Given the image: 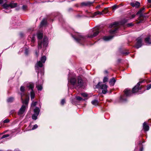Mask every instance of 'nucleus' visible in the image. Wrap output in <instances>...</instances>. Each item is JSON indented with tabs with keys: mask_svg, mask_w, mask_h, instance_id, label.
I'll list each match as a JSON object with an SVG mask.
<instances>
[{
	"mask_svg": "<svg viewBox=\"0 0 151 151\" xmlns=\"http://www.w3.org/2000/svg\"><path fill=\"white\" fill-rule=\"evenodd\" d=\"M130 4L133 7H135L136 8H138L140 5V3L137 1H135L130 3Z\"/></svg>",
	"mask_w": 151,
	"mask_h": 151,
	"instance_id": "4468645a",
	"label": "nucleus"
},
{
	"mask_svg": "<svg viewBox=\"0 0 151 151\" xmlns=\"http://www.w3.org/2000/svg\"><path fill=\"white\" fill-rule=\"evenodd\" d=\"M43 33L41 32H39L37 34L38 41V49H41L43 45L44 47H46L48 44V39L46 36H44L43 40L42 38L43 37Z\"/></svg>",
	"mask_w": 151,
	"mask_h": 151,
	"instance_id": "f03ea898",
	"label": "nucleus"
},
{
	"mask_svg": "<svg viewBox=\"0 0 151 151\" xmlns=\"http://www.w3.org/2000/svg\"><path fill=\"white\" fill-rule=\"evenodd\" d=\"M14 100V98L12 97L9 98L7 100L8 102H12Z\"/></svg>",
	"mask_w": 151,
	"mask_h": 151,
	"instance_id": "bb28decb",
	"label": "nucleus"
},
{
	"mask_svg": "<svg viewBox=\"0 0 151 151\" xmlns=\"http://www.w3.org/2000/svg\"><path fill=\"white\" fill-rule=\"evenodd\" d=\"M143 129L145 131H147L149 129V126L147 123L143 124Z\"/></svg>",
	"mask_w": 151,
	"mask_h": 151,
	"instance_id": "4be33fe9",
	"label": "nucleus"
},
{
	"mask_svg": "<svg viewBox=\"0 0 151 151\" xmlns=\"http://www.w3.org/2000/svg\"><path fill=\"white\" fill-rule=\"evenodd\" d=\"M129 24L130 25V26H132V23H130V24Z\"/></svg>",
	"mask_w": 151,
	"mask_h": 151,
	"instance_id": "de8ad7c7",
	"label": "nucleus"
},
{
	"mask_svg": "<svg viewBox=\"0 0 151 151\" xmlns=\"http://www.w3.org/2000/svg\"><path fill=\"white\" fill-rule=\"evenodd\" d=\"M144 123H146L145 122H144Z\"/></svg>",
	"mask_w": 151,
	"mask_h": 151,
	"instance_id": "5fc2aeb1",
	"label": "nucleus"
},
{
	"mask_svg": "<svg viewBox=\"0 0 151 151\" xmlns=\"http://www.w3.org/2000/svg\"><path fill=\"white\" fill-rule=\"evenodd\" d=\"M9 134H6L2 136V137L0 138V140L1 139H2L5 138L7 137H9ZM1 143V142L0 141V143Z\"/></svg>",
	"mask_w": 151,
	"mask_h": 151,
	"instance_id": "cd10ccee",
	"label": "nucleus"
},
{
	"mask_svg": "<svg viewBox=\"0 0 151 151\" xmlns=\"http://www.w3.org/2000/svg\"><path fill=\"white\" fill-rule=\"evenodd\" d=\"M38 127L37 125L36 124L33 125V126L31 125V123H30L29 125V128L31 130H34L37 128Z\"/></svg>",
	"mask_w": 151,
	"mask_h": 151,
	"instance_id": "412c9836",
	"label": "nucleus"
},
{
	"mask_svg": "<svg viewBox=\"0 0 151 151\" xmlns=\"http://www.w3.org/2000/svg\"><path fill=\"white\" fill-rule=\"evenodd\" d=\"M27 8V6L25 5H23L22 7V9L24 11L26 10Z\"/></svg>",
	"mask_w": 151,
	"mask_h": 151,
	"instance_id": "473e14b6",
	"label": "nucleus"
},
{
	"mask_svg": "<svg viewBox=\"0 0 151 151\" xmlns=\"http://www.w3.org/2000/svg\"><path fill=\"white\" fill-rule=\"evenodd\" d=\"M65 102V100L64 99H63L62 100L61 102V104L62 105H63L64 104Z\"/></svg>",
	"mask_w": 151,
	"mask_h": 151,
	"instance_id": "58836bf2",
	"label": "nucleus"
},
{
	"mask_svg": "<svg viewBox=\"0 0 151 151\" xmlns=\"http://www.w3.org/2000/svg\"><path fill=\"white\" fill-rule=\"evenodd\" d=\"M113 37V36H104L103 37V39L104 40L106 41H107L111 40Z\"/></svg>",
	"mask_w": 151,
	"mask_h": 151,
	"instance_id": "6ab92c4d",
	"label": "nucleus"
},
{
	"mask_svg": "<svg viewBox=\"0 0 151 151\" xmlns=\"http://www.w3.org/2000/svg\"><path fill=\"white\" fill-rule=\"evenodd\" d=\"M142 148L140 149V150H141V151H142Z\"/></svg>",
	"mask_w": 151,
	"mask_h": 151,
	"instance_id": "3c124183",
	"label": "nucleus"
},
{
	"mask_svg": "<svg viewBox=\"0 0 151 151\" xmlns=\"http://www.w3.org/2000/svg\"><path fill=\"white\" fill-rule=\"evenodd\" d=\"M91 104L93 105L97 106L98 104V101L96 99L94 100L91 101Z\"/></svg>",
	"mask_w": 151,
	"mask_h": 151,
	"instance_id": "b1692460",
	"label": "nucleus"
},
{
	"mask_svg": "<svg viewBox=\"0 0 151 151\" xmlns=\"http://www.w3.org/2000/svg\"><path fill=\"white\" fill-rule=\"evenodd\" d=\"M145 41L146 42L147 44H151V42L150 41V38L149 37H148L145 39Z\"/></svg>",
	"mask_w": 151,
	"mask_h": 151,
	"instance_id": "a878e982",
	"label": "nucleus"
},
{
	"mask_svg": "<svg viewBox=\"0 0 151 151\" xmlns=\"http://www.w3.org/2000/svg\"><path fill=\"white\" fill-rule=\"evenodd\" d=\"M36 88H37L38 91H41L42 88V86L41 85H37L36 86Z\"/></svg>",
	"mask_w": 151,
	"mask_h": 151,
	"instance_id": "393cba45",
	"label": "nucleus"
},
{
	"mask_svg": "<svg viewBox=\"0 0 151 151\" xmlns=\"http://www.w3.org/2000/svg\"><path fill=\"white\" fill-rule=\"evenodd\" d=\"M68 79V82L73 86H76L80 88L83 85V77L81 75L78 76L77 80L74 77L72 78L70 80Z\"/></svg>",
	"mask_w": 151,
	"mask_h": 151,
	"instance_id": "7ed1b4c3",
	"label": "nucleus"
},
{
	"mask_svg": "<svg viewBox=\"0 0 151 151\" xmlns=\"http://www.w3.org/2000/svg\"><path fill=\"white\" fill-rule=\"evenodd\" d=\"M76 98L77 100L78 101H81L82 100H83V99H82V98L80 96H77V97H76Z\"/></svg>",
	"mask_w": 151,
	"mask_h": 151,
	"instance_id": "72a5a7b5",
	"label": "nucleus"
},
{
	"mask_svg": "<svg viewBox=\"0 0 151 151\" xmlns=\"http://www.w3.org/2000/svg\"><path fill=\"white\" fill-rule=\"evenodd\" d=\"M119 6L117 5H114L112 7L113 10H114L115 9L118 8Z\"/></svg>",
	"mask_w": 151,
	"mask_h": 151,
	"instance_id": "7c9ffc66",
	"label": "nucleus"
},
{
	"mask_svg": "<svg viewBox=\"0 0 151 151\" xmlns=\"http://www.w3.org/2000/svg\"><path fill=\"white\" fill-rule=\"evenodd\" d=\"M119 23L117 22H115L113 24H110L109 27L114 28V29H111L109 31V32L111 34L115 33L116 31L118 29Z\"/></svg>",
	"mask_w": 151,
	"mask_h": 151,
	"instance_id": "6e6552de",
	"label": "nucleus"
},
{
	"mask_svg": "<svg viewBox=\"0 0 151 151\" xmlns=\"http://www.w3.org/2000/svg\"><path fill=\"white\" fill-rule=\"evenodd\" d=\"M25 54L26 55H27L28 53V50L27 49H26L25 52Z\"/></svg>",
	"mask_w": 151,
	"mask_h": 151,
	"instance_id": "ea45409f",
	"label": "nucleus"
},
{
	"mask_svg": "<svg viewBox=\"0 0 151 151\" xmlns=\"http://www.w3.org/2000/svg\"><path fill=\"white\" fill-rule=\"evenodd\" d=\"M20 90L21 92H23L24 91V87L22 86L20 88Z\"/></svg>",
	"mask_w": 151,
	"mask_h": 151,
	"instance_id": "2f4dec72",
	"label": "nucleus"
},
{
	"mask_svg": "<svg viewBox=\"0 0 151 151\" xmlns=\"http://www.w3.org/2000/svg\"><path fill=\"white\" fill-rule=\"evenodd\" d=\"M11 10H8V12H6V13L10 12H11Z\"/></svg>",
	"mask_w": 151,
	"mask_h": 151,
	"instance_id": "49530a36",
	"label": "nucleus"
},
{
	"mask_svg": "<svg viewBox=\"0 0 151 151\" xmlns=\"http://www.w3.org/2000/svg\"><path fill=\"white\" fill-rule=\"evenodd\" d=\"M27 108L26 106H25L24 105H23L18 112V115L20 116L24 115Z\"/></svg>",
	"mask_w": 151,
	"mask_h": 151,
	"instance_id": "9d476101",
	"label": "nucleus"
},
{
	"mask_svg": "<svg viewBox=\"0 0 151 151\" xmlns=\"http://www.w3.org/2000/svg\"><path fill=\"white\" fill-rule=\"evenodd\" d=\"M73 37L77 42L81 44H82L85 42V37L80 35L79 33H77L75 36H73Z\"/></svg>",
	"mask_w": 151,
	"mask_h": 151,
	"instance_id": "0eeeda50",
	"label": "nucleus"
},
{
	"mask_svg": "<svg viewBox=\"0 0 151 151\" xmlns=\"http://www.w3.org/2000/svg\"><path fill=\"white\" fill-rule=\"evenodd\" d=\"M102 83L99 82L96 86V88L102 90V93L103 94H105L107 92L108 86L104 84H101Z\"/></svg>",
	"mask_w": 151,
	"mask_h": 151,
	"instance_id": "423d86ee",
	"label": "nucleus"
},
{
	"mask_svg": "<svg viewBox=\"0 0 151 151\" xmlns=\"http://www.w3.org/2000/svg\"><path fill=\"white\" fill-rule=\"evenodd\" d=\"M140 86V84L139 82L133 88L132 91L130 89L128 88L125 89L124 90V94L121 96V101L122 102L126 101L127 99L125 98L126 96L127 97L130 96L132 93H134L138 91L141 89Z\"/></svg>",
	"mask_w": 151,
	"mask_h": 151,
	"instance_id": "f257e3e1",
	"label": "nucleus"
},
{
	"mask_svg": "<svg viewBox=\"0 0 151 151\" xmlns=\"http://www.w3.org/2000/svg\"><path fill=\"white\" fill-rule=\"evenodd\" d=\"M129 52H123L122 53V54L124 55H127L129 54Z\"/></svg>",
	"mask_w": 151,
	"mask_h": 151,
	"instance_id": "4c0bfd02",
	"label": "nucleus"
},
{
	"mask_svg": "<svg viewBox=\"0 0 151 151\" xmlns=\"http://www.w3.org/2000/svg\"><path fill=\"white\" fill-rule=\"evenodd\" d=\"M93 4V3L90 2H84L81 3V4L82 6H90Z\"/></svg>",
	"mask_w": 151,
	"mask_h": 151,
	"instance_id": "5701e85b",
	"label": "nucleus"
},
{
	"mask_svg": "<svg viewBox=\"0 0 151 151\" xmlns=\"http://www.w3.org/2000/svg\"><path fill=\"white\" fill-rule=\"evenodd\" d=\"M81 95L82 96L84 97H86L88 96V94L86 93H81Z\"/></svg>",
	"mask_w": 151,
	"mask_h": 151,
	"instance_id": "c85d7f7f",
	"label": "nucleus"
},
{
	"mask_svg": "<svg viewBox=\"0 0 151 151\" xmlns=\"http://www.w3.org/2000/svg\"><path fill=\"white\" fill-rule=\"evenodd\" d=\"M20 94L21 96V100L22 103L23 104V105H24L25 106H26V107L27 108L29 98H26L24 100L22 98V96L24 95V93H21Z\"/></svg>",
	"mask_w": 151,
	"mask_h": 151,
	"instance_id": "f8f14e48",
	"label": "nucleus"
},
{
	"mask_svg": "<svg viewBox=\"0 0 151 151\" xmlns=\"http://www.w3.org/2000/svg\"><path fill=\"white\" fill-rule=\"evenodd\" d=\"M10 122L9 120L8 119H6L4 120L3 122V123H9Z\"/></svg>",
	"mask_w": 151,
	"mask_h": 151,
	"instance_id": "f704fd0d",
	"label": "nucleus"
},
{
	"mask_svg": "<svg viewBox=\"0 0 151 151\" xmlns=\"http://www.w3.org/2000/svg\"><path fill=\"white\" fill-rule=\"evenodd\" d=\"M28 88L30 89L31 91L30 92L31 98L32 100L35 97V93L33 91V88H34V85L33 83H30L27 85Z\"/></svg>",
	"mask_w": 151,
	"mask_h": 151,
	"instance_id": "1a4fd4ad",
	"label": "nucleus"
},
{
	"mask_svg": "<svg viewBox=\"0 0 151 151\" xmlns=\"http://www.w3.org/2000/svg\"><path fill=\"white\" fill-rule=\"evenodd\" d=\"M40 110L37 107H36L34 110V114H33L32 116V119L34 120H36L37 118V116L38 115Z\"/></svg>",
	"mask_w": 151,
	"mask_h": 151,
	"instance_id": "9b49d317",
	"label": "nucleus"
},
{
	"mask_svg": "<svg viewBox=\"0 0 151 151\" xmlns=\"http://www.w3.org/2000/svg\"><path fill=\"white\" fill-rule=\"evenodd\" d=\"M145 9L144 7L142 8L139 10L137 13V14H140V17H142L143 16V15L142 14V12Z\"/></svg>",
	"mask_w": 151,
	"mask_h": 151,
	"instance_id": "f3484780",
	"label": "nucleus"
},
{
	"mask_svg": "<svg viewBox=\"0 0 151 151\" xmlns=\"http://www.w3.org/2000/svg\"><path fill=\"white\" fill-rule=\"evenodd\" d=\"M107 12V8H105L104 10H103L102 12H100L99 11L96 12H95V14L96 15H103V14H106Z\"/></svg>",
	"mask_w": 151,
	"mask_h": 151,
	"instance_id": "2eb2a0df",
	"label": "nucleus"
},
{
	"mask_svg": "<svg viewBox=\"0 0 151 151\" xmlns=\"http://www.w3.org/2000/svg\"><path fill=\"white\" fill-rule=\"evenodd\" d=\"M137 42L135 45L136 48L138 49L142 45V40L140 38H138L137 40Z\"/></svg>",
	"mask_w": 151,
	"mask_h": 151,
	"instance_id": "ddd939ff",
	"label": "nucleus"
},
{
	"mask_svg": "<svg viewBox=\"0 0 151 151\" xmlns=\"http://www.w3.org/2000/svg\"><path fill=\"white\" fill-rule=\"evenodd\" d=\"M120 61H121V59H119L118 60V61L119 62Z\"/></svg>",
	"mask_w": 151,
	"mask_h": 151,
	"instance_id": "09e8293b",
	"label": "nucleus"
},
{
	"mask_svg": "<svg viewBox=\"0 0 151 151\" xmlns=\"http://www.w3.org/2000/svg\"><path fill=\"white\" fill-rule=\"evenodd\" d=\"M105 72L106 73H107L108 72L107 70H106L105 71Z\"/></svg>",
	"mask_w": 151,
	"mask_h": 151,
	"instance_id": "603ef678",
	"label": "nucleus"
},
{
	"mask_svg": "<svg viewBox=\"0 0 151 151\" xmlns=\"http://www.w3.org/2000/svg\"><path fill=\"white\" fill-rule=\"evenodd\" d=\"M116 81V80L114 78L111 79L109 81V83L111 86H113Z\"/></svg>",
	"mask_w": 151,
	"mask_h": 151,
	"instance_id": "a211bd4d",
	"label": "nucleus"
},
{
	"mask_svg": "<svg viewBox=\"0 0 151 151\" xmlns=\"http://www.w3.org/2000/svg\"><path fill=\"white\" fill-rule=\"evenodd\" d=\"M108 80V78L107 77H105L103 79V82L104 83H105Z\"/></svg>",
	"mask_w": 151,
	"mask_h": 151,
	"instance_id": "c756f323",
	"label": "nucleus"
},
{
	"mask_svg": "<svg viewBox=\"0 0 151 151\" xmlns=\"http://www.w3.org/2000/svg\"><path fill=\"white\" fill-rule=\"evenodd\" d=\"M35 54H36V56L37 57L38 56V52H37V51H36L35 52Z\"/></svg>",
	"mask_w": 151,
	"mask_h": 151,
	"instance_id": "c03bdc74",
	"label": "nucleus"
},
{
	"mask_svg": "<svg viewBox=\"0 0 151 151\" xmlns=\"http://www.w3.org/2000/svg\"><path fill=\"white\" fill-rule=\"evenodd\" d=\"M37 101H33L32 102V105L33 106H35L37 104Z\"/></svg>",
	"mask_w": 151,
	"mask_h": 151,
	"instance_id": "c9c22d12",
	"label": "nucleus"
},
{
	"mask_svg": "<svg viewBox=\"0 0 151 151\" xmlns=\"http://www.w3.org/2000/svg\"><path fill=\"white\" fill-rule=\"evenodd\" d=\"M151 88V83L147 86V90H148Z\"/></svg>",
	"mask_w": 151,
	"mask_h": 151,
	"instance_id": "e433bc0d",
	"label": "nucleus"
},
{
	"mask_svg": "<svg viewBox=\"0 0 151 151\" xmlns=\"http://www.w3.org/2000/svg\"><path fill=\"white\" fill-rule=\"evenodd\" d=\"M135 15L132 14L131 15V18H133L135 17Z\"/></svg>",
	"mask_w": 151,
	"mask_h": 151,
	"instance_id": "37998d69",
	"label": "nucleus"
},
{
	"mask_svg": "<svg viewBox=\"0 0 151 151\" xmlns=\"http://www.w3.org/2000/svg\"><path fill=\"white\" fill-rule=\"evenodd\" d=\"M147 1L149 3H151V0H147Z\"/></svg>",
	"mask_w": 151,
	"mask_h": 151,
	"instance_id": "a18cd8bd",
	"label": "nucleus"
},
{
	"mask_svg": "<svg viewBox=\"0 0 151 151\" xmlns=\"http://www.w3.org/2000/svg\"><path fill=\"white\" fill-rule=\"evenodd\" d=\"M99 32L98 30H96L93 32V35H88V37L89 38H92L97 36L99 33Z\"/></svg>",
	"mask_w": 151,
	"mask_h": 151,
	"instance_id": "dca6fc26",
	"label": "nucleus"
},
{
	"mask_svg": "<svg viewBox=\"0 0 151 151\" xmlns=\"http://www.w3.org/2000/svg\"><path fill=\"white\" fill-rule=\"evenodd\" d=\"M47 24V21L45 19H43L41 21L40 26L42 27L44 26H46Z\"/></svg>",
	"mask_w": 151,
	"mask_h": 151,
	"instance_id": "aec40b11",
	"label": "nucleus"
},
{
	"mask_svg": "<svg viewBox=\"0 0 151 151\" xmlns=\"http://www.w3.org/2000/svg\"><path fill=\"white\" fill-rule=\"evenodd\" d=\"M149 121H150V123H151V119H149Z\"/></svg>",
	"mask_w": 151,
	"mask_h": 151,
	"instance_id": "864d4df0",
	"label": "nucleus"
},
{
	"mask_svg": "<svg viewBox=\"0 0 151 151\" xmlns=\"http://www.w3.org/2000/svg\"><path fill=\"white\" fill-rule=\"evenodd\" d=\"M46 60V58L45 56H42L41 59L40 60L37 62V63L35 65V69L36 72L37 73L38 76L39 74L38 69L39 67L41 68L43 66V64L45 63Z\"/></svg>",
	"mask_w": 151,
	"mask_h": 151,
	"instance_id": "20e7f679",
	"label": "nucleus"
},
{
	"mask_svg": "<svg viewBox=\"0 0 151 151\" xmlns=\"http://www.w3.org/2000/svg\"><path fill=\"white\" fill-rule=\"evenodd\" d=\"M5 0H0V4H1L4 3V2L5 1Z\"/></svg>",
	"mask_w": 151,
	"mask_h": 151,
	"instance_id": "a19ab883",
	"label": "nucleus"
},
{
	"mask_svg": "<svg viewBox=\"0 0 151 151\" xmlns=\"http://www.w3.org/2000/svg\"><path fill=\"white\" fill-rule=\"evenodd\" d=\"M17 5V3H14L12 2L9 4H8L7 2L5 1L2 6L4 9H9L11 8L16 7Z\"/></svg>",
	"mask_w": 151,
	"mask_h": 151,
	"instance_id": "39448f33",
	"label": "nucleus"
},
{
	"mask_svg": "<svg viewBox=\"0 0 151 151\" xmlns=\"http://www.w3.org/2000/svg\"><path fill=\"white\" fill-rule=\"evenodd\" d=\"M35 41L34 38L33 37H32V38L31 39V42L32 43H34Z\"/></svg>",
	"mask_w": 151,
	"mask_h": 151,
	"instance_id": "79ce46f5",
	"label": "nucleus"
},
{
	"mask_svg": "<svg viewBox=\"0 0 151 151\" xmlns=\"http://www.w3.org/2000/svg\"><path fill=\"white\" fill-rule=\"evenodd\" d=\"M14 111H12V112H11V114H12Z\"/></svg>",
	"mask_w": 151,
	"mask_h": 151,
	"instance_id": "8fccbe9b",
	"label": "nucleus"
}]
</instances>
